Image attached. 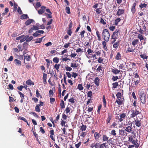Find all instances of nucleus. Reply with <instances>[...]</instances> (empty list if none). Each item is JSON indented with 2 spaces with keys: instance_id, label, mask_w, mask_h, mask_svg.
<instances>
[{
  "instance_id": "13d9d810",
  "label": "nucleus",
  "mask_w": 148,
  "mask_h": 148,
  "mask_svg": "<svg viewBox=\"0 0 148 148\" xmlns=\"http://www.w3.org/2000/svg\"><path fill=\"white\" fill-rule=\"evenodd\" d=\"M33 134L34 135V136H35L36 138V140L39 141L38 140V134H37L36 132L34 131L33 132Z\"/></svg>"
},
{
  "instance_id": "ea45409f",
  "label": "nucleus",
  "mask_w": 148,
  "mask_h": 148,
  "mask_svg": "<svg viewBox=\"0 0 148 148\" xmlns=\"http://www.w3.org/2000/svg\"><path fill=\"white\" fill-rule=\"evenodd\" d=\"M47 62V67H48L49 66L50 63H52V61L49 59H46L45 60Z\"/></svg>"
},
{
  "instance_id": "5fc2aeb1",
  "label": "nucleus",
  "mask_w": 148,
  "mask_h": 148,
  "mask_svg": "<svg viewBox=\"0 0 148 148\" xmlns=\"http://www.w3.org/2000/svg\"><path fill=\"white\" fill-rule=\"evenodd\" d=\"M25 57V59L27 61H29L30 60L31 58L30 56L29 55L27 54L26 55Z\"/></svg>"
},
{
  "instance_id": "2f4dec72",
  "label": "nucleus",
  "mask_w": 148,
  "mask_h": 148,
  "mask_svg": "<svg viewBox=\"0 0 148 148\" xmlns=\"http://www.w3.org/2000/svg\"><path fill=\"white\" fill-rule=\"evenodd\" d=\"M78 65V64L77 63H71V67L73 68L77 67Z\"/></svg>"
},
{
  "instance_id": "f257e3e1",
  "label": "nucleus",
  "mask_w": 148,
  "mask_h": 148,
  "mask_svg": "<svg viewBox=\"0 0 148 148\" xmlns=\"http://www.w3.org/2000/svg\"><path fill=\"white\" fill-rule=\"evenodd\" d=\"M102 34L104 40L107 42H108L110 37V34L108 30L107 29H104L103 30Z\"/></svg>"
},
{
  "instance_id": "a18cd8bd",
  "label": "nucleus",
  "mask_w": 148,
  "mask_h": 148,
  "mask_svg": "<svg viewBox=\"0 0 148 148\" xmlns=\"http://www.w3.org/2000/svg\"><path fill=\"white\" fill-rule=\"evenodd\" d=\"M9 10L8 8H6L5 9V10L3 12V13H2V15L3 16L4 15H6L7 13L8 12Z\"/></svg>"
},
{
  "instance_id": "f03ea898",
  "label": "nucleus",
  "mask_w": 148,
  "mask_h": 148,
  "mask_svg": "<svg viewBox=\"0 0 148 148\" xmlns=\"http://www.w3.org/2000/svg\"><path fill=\"white\" fill-rule=\"evenodd\" d=\"M146 94L143 91H142L140 95V100L143 104H145L146 103Z\"/></svg>"
},
{
  "instance_id": "de8ad7c7",
  "label": "nucleus",
  "mask_w": 148,
  "mask_h": 148,
  "mask_svg": "<svg viewBox=\"0 0 148 148\" xmlns=\"http://www.w3.org/2000/svg\"><path fill=\"white\" fill-rule=\"evenodd\" d=\"M109 138L106 135H103V141H107L108 140Z\"/></svg>"
},
{
  "instance_id": "774afa93",
  "label": "nucleus",
  "mask_w": 148,
  "mask_h": 148,
  "mask_svg": "<svg viewBox=\"0 0 148 148\" xmlns=\"http://www.w3.org/2000/svg\"><path fill=\"white\" fill-rule=\"evenodd\" d=\"M106 143H103L101 144H100V148H105L106 146Z\"/></svg>"
},
{
  "instance_id": "6e6d98bb",
  "label": "nucleus",
  "mask_w": 148,
  "mask_h": 148,
  "mask_svg": "<svg viewBox=\"0 0 148 148\" xmlns=\"http://www.w3.org/2000/svg\"><path fill=\"white\" fill-rule=\"evenodd\" d=\"M100 23L102 24L103 25H105L106 24V22L104 21L103 19L102 18H101Z\"/></svg>"
},
{
  "instance_id": "338daca9",
  "label": "nucleus",
  "mask_w": 148,
  "mask_h": 148,
  "mask_svg": "<svg viewBox=\"0 0 148 148\" xmlns=\"http://www.w3.org/2000/svg\"><path fill=\"white\" fill-rule=\"evenodd\" d=\"M125 66L123 64H121L119 66V69H122Z\"/></svg>"
},
{
  "instance_id": "49530a36",
  "label": "nucleus",
  "mask_w": 148,
  "mask_h": 148,
  "mask_svg": "<svg viewBox=\"0 0 148 148\" xmlns=\"http://www.w3.org/2000/svg\"><path fill=\"white\" fill-rule=\"evenodd\" d=\"M77 88L80 90H82L83 89V87L81 84H78Z\"/></svg>"
},
{
  "instance_id": "0eeeda50",
  "label": "nucleus",
  "mask_w": 148,
  "mask_h": 148,
  "mask_svg": "<svg viewBox=\"0 0 148 148\" xmlns=\"http://www.w3.org/2000/svg\"><path fill=\"white\" fill-rule=\"evenodd\" d=\"M39 29V28L37 26L33 25V27L29 30L28 33L29 34L32 33L33 32V30H37Z\"/></svg>"
},
{
  "instance_id": "4d7b16f0",
  "label": "nucleus",
  "mask_w": 148,
  "mask_h": 148,
  "mask_svg": "<svg viewBox=\"0 0 148 148\" xmlns=\"http://www.w3.org/2000/svg\"><path fill=\"white\" fill-rule=\"evenodd\" d=\"M138 38L140 39V40H142L144 39L143 36L139 34L138 36Z\"/></svg>"
},
{
  "instance_id": "473e14b6",
  "label": "nucleus",
  "mask_w": 148,
  "mask_h": 148,
  "mask_svg": "<svg viewBox=\"0 0 148 148\" xmlns=\"http://www.w3.org/2000/svg\"><path fill=\"white\" fill-rule=\"evenodd\" d=\"M60 106L61 107V108H65V106L64 105V102L62 100L61 101Z\"/></svg>"
},
{
  "instance_id": "4c0bfd02",
  "label": "nucleus",
  "mask_w": 148,
  "mask_h": 148,
  "mask_svg": "<svg viewBox=\"0 0 148 148\" xmlns=\"http://www.w3.org/2000/svg\"><path fill=\"white\" fill-rule=\"evenodd\" d=\"M68 101L70 102L72 104H74L75 103V99L73 97H71L68 99Z\"/></svg>"
},
{
  "instance_id": "bf43d9fd",
  "label": "nucleus",
  "mask_w": 148,
  "mask_h": 148,
  "mask_svg": "<svg viewBox=\"0 0 148 148\" xmlns=\"http://www.w3.org/2000/svg\"><path fill=\"white\" fill-rule=\"evenodd\" d=\"M35 111L38 112H39L40 111V109L38 106H36L35 108Z\"/></svg>"
},
{
  "instance_id": "2eb2a0df",
  "label": "nucleus",
  "mask_w": 148,
  "mask_h": 148,
  "mask_svg": "<svg viewBox=\"0 0 148 148\" xmlns=\"http://www.w3.org/2000/svg\"><path fill=\"white\" fill-rule=\"evenodd\" d=\"M47 74L45 73H43V76L42 77L43 79V82L45 84H47Z\"/></svg>"
},
{
  "instance_id": "ddd939ff",
  "label": "nucleus",
  "mask_w": 148,
  "mask_h": 148,
  "mask_svg": "<svg viewBox=\"0 0 148 148\" xmlns=\"http://www.w3.org/2000/svg\"><path fill=\"white\" fill-rule=\"evenodd\" d=\"M112 118V114L110 113H108V117L106 121L107 123V124L110 123V121Z\"/></svg>"
},
{
  "instance_id": "6e6552de",
  "label": "nucleus",
  "mask_w": 148,
  "mask_h": 148,
  "mask_svg": "<svg viewBox=\"0 0 148 148\" xmlns=\"http://www.w3.org/2000/svg\"><path fill=\"white\" fill-rule=\"evenodd\" d=\"M125 131L128 133H130L132 131V127L131 126L125 125Z\"/></svg>"
},
{
  "instance_id": "4468645a",
  "label": "nucleus",
  "mask_w": 148,
  "mask_h": 148,
  "mask_svg": "<svg viewBox=\"0 0 148 148\" xmlns=\"http://www.w3.org/2000/svg\"><path fill=\"white\" fill-rule=\"evenodd\" d=\"M138 141V140L136 139V140H134L132 141H130L137 148L139 146V144L137 142Z\"/></svg>"
},
{
  "instance_id": "f704fd0d",
  "label": "nucleus",
  "mask_w": 148,
  "mask_h": 148,
  "mask_svg": "<svg viewBox=\"0 0 148 148\" xmlns=\"http://www.w3.org/2000/svg\"><path fill=\"white\" fill-rule=\"evenodd\" d=\"M44 37H42L38 38L36 40L35 42V43H40L41 42V41L42 40V38H43Z\"/></svg>"
},
{
  "instance_id": "5701e85b",
  "label": "nucleus",
  "mask_w": 148,
  "mask_h": 148,
  "mask_svg": "<svg viewBox=\"0 0 148 148\" xmlns=\"http://www.w3.org/2000/svg\"><path fill=\"white\" fill-rule=\"evenodd\" d=\"M100 134L97 132H95L94 134V136L96 140H98L100 137Z\"/></svg>"
},
{
  "instance_id": "8fccbe9b",
  "label": "nucleus",
  "mask_w": 148,
  "mask_h": 148,
  "mask_svg": "<svg viewBox=\"0 0 148 148\" xmlns=\"http://www.w3.org/2000/svg\"><path fill=\"white\" fill-rule=\"evenodd\" d=\"M14 62L17 64L21 65V62L18 59H15Z\"/></svg>"
},
{
  "instance_id": "393cba45",
  "label": "nucleus",
  "mask_w": 148,
  "mask_h": 148,
  "mask_svg": "<svg viewBox=\"0 0 148 148\" xmlns=\"http://www.w3.org/2000/svg\"><path fill=\"white\" fill-rule=\"evenodd\" d=\"M29 18L27 15L26 14H23L21 16V19H27Z\"/></svg>"
},
{
  "instance_id": "3c124183",
  "label": "nucleus",
  "mask_w": 148,
  "mask_h": 148,
  "mask_svg": "<svg viewBox=\"0 0 148 148\" xmlns=\"http://www.w3.org/2000/svg\"><path fill=\"white\" fill-rule=\"evenodd\" d=\"M65 9L67 13L70 14L71 13L70 8L69 7L66 6V8Z\"/></svg>"
},
{
  "instance_id": "cd10ccee",
  "label": "nucleus",
  "mask_w": 148,
  "mask_h": 148,
  "mask_svg": "<svg viewBox=\"0 0 148 148\" xmlns=\"http://www.w3.org/2000/svg\"><path fill=\"white\" fill-rule=\"evenodd\" d=\"M29 36L28 35H26L25 36H24L20 40V41L21 42H22L24 41L25 40H27V38H28Z\"/></svg>"
},
{
  "instance_id": "bb28decb",
  "label": "nucleus",
  "mask_w": 148,
  "mask_h": 148,
  "mask_svg": "<svg viewBox=\"0 0 148 148\" xmlns=\"http://www.w3.org/2000/svg\"><path fill=\"white\" fill-rule=\"evenodd\" d=\"M125 131V130L121 129V130H119V133L122 135H125L126 132Z\"/></svg>"
},
{
  "instance_id": "603ef678",
  "label": "nucleus",
  "mask_w": 148,
  "mask_h": 148,
  "mask_svg": "<svg viewBox=\"0 0 148 148\" xmlns=\"http://www.w3.org/2000/svg\"><path fill=\"white\" fill-rule=\"evenodd\" d=\"M92 92L90 91L87 93V96L89 97H91L92 96Z\"/></svg>"
},
{
  "instance_id": "7c9ffc66",
  "label": "nucleus",
  "mask_w": 148,
  "mask_h": 148,
  "mask_svg": "<svg viewBox=\"0 0 148 148\" xmlns=\"http://www.w3.org/2000/svg\"><path fill=\"white\" fill-rule=\"evenodd\" d=\"M119 46V42H116L113 45V47L115 49H117Z\"/></svg>"
},
{
  "instance_id": "680f3d73",
  "label": "nucleus",
  "mask_w": 148,
  "mask_h": 148,
  "mask_svg": "<svg viewBox=\"0 0 148 148\" xmlns=\"http://www.w3.org/2000/svg\"><path fill=\"white\" fill-rule=\"evenodd\" d=\"M71 67H69L68 66H67L65 67V69H66V71H70L72 69Z\"/></svg>"
},
{
  "instance_id": "69168bd1",
  "label": "nucleus",
  "mask_w": 148,
  "mask_h": 148,
  "mask_svg": "<svg viewBox=\"0 0 148 148\" xmlns=\"http://www.w3.org/2000/svg\"><path fill=\"white\" fill-rule=\"evenodd\" d=\"M30 114H32L33 116H34L36 117L37 118H38L39 116L37 115V114L34 112H31Z\"/></svg>"
},
{
  "instance_id": "a19ab883",
  "label": "nucleus",
  "mask_w": 148,
  "mask_h": 148,
  "mask_svg": "<svg viewBox=\"0 0 148 148\" xmlns=\"http://www.w3.org/2000/svg\"><path fill=\"white\" fill-rule=\"evenodd\" d=\"M96 34L97 36L98 39L99 41H100L101 40L100 35L98 31H97L96 32Z\"/></svg>"
},
{
  "instance_id": "052dcab7",
  "label": "nucleus",
  "mask_w": 148,
  "mask_h": 148,
  "mask_svg": "<svg viewBox=\"0 0 148 148\" xmlns=\"http://www.w3.org/2000/svg\"><path fill=\"white\" fill-rule=\"evenodd\" d=\"M18 93L20 95V97L21 99H24V95L20 91L18 92Z\"/></svg>"
},
{
  "instance_id": "c756f323",
  "label": "nucleus",
  "mask_w": 148,
  "mask_h": 148,
  "mask_svg": "<svg viewBox=\"0 0 148 148\" xmlns=\"http://www.w3.org/2000/svg\"><path fill=\"white\" fill-rule=\"evenodd\" d=\"M106 41H103L102 42V44L103 47L104 49L106 51L108 50V49L106 45V43L105 42Z\"/></svg>"
},
{
  "instance_id": "423d86ee",
  "label": "nucleus",
  "mask_w": 148,
  "mask_h": 148,
  "mask_svg": "<svg viewBox=\"0 0 148 148\" xmlns=\"http://www.w3.org/2000/svg\"><path fill=\"white\" fill-rule=\"evenodd\" d=\"M136 137V133L134 132H132V134L129 135L128 137V141L130 142L132 141L135 139Z\"/></svg>"
},
{
  "instance_id": "a211bd4d",
  "label": "nucleus",
  "mask_w": 148,
  "mask_h": 148,
  "mask_svg": "<svg viewBox=\"0 0 148 148\" xmlns=\"http://www.w3.org/2000/svg\"><path fill=\"white\" fill-rule=\"evenodd\" d=\"M117 103L118 105H122L124 102V99L123 98L119 101H116L115 103Z\"/></svg>"
},
{
  "instance_id": "412c9836",
  "label": "nucleus",
  "mask_w": 148,
  "mask_h": 148,
  "mask_svg": "<svg viewBox=\"0 0 148 148\" xmlns=\"http://www.w3.org/2000/svg\"><path fill=\"white\" fill-rule=\"evenodd\" d=\"M139 42V40L138 39H134L132 41V44L133 46L135 47V45H136Z\"/></svg>"
},
{
  "instance_id": "9b49d317",
  "label": "nucleus",
  "mask_w": 148,
  "mask_h": 148,
  "mask_svg": "<svg viewBox=\"0 0 148 148\" xmlns=\"http://www.w3.org/2000/svg\"><path fill=\"white\" fill-rule=\"evenodd\" d=\"M126 116V113H123L121 114L120 116V118L119 119V121L120 122H122Z\"/></svg>"
},
{
  "instance_id": "f3484780",
  "label": "nucleus",
  "mask_w": 148,
  "mask_h": 148,
  "mask_svg": "<svg viewBox=\"0 0 148 148\" xmlns=\"http://www.w3.org/2000/svg\"><path fill=\"white\" fill-rule=\"evenodd\" d=\"M34 20L32 19H29L27 20L25 23V24L27 25L28 26L32 22L34 21Z\"/></svg>"
},
{
  "instance_id": "9d476101",
  "label": "nucleus",
  "mask_w": 148,
  "mask_h": 148,
  "mask_svg": "<svg viewBox=\"0 0 148 148\" xmlns=\"http://www.w3.org/2000/svg\"><path fill=\"white\" fill-rule=\"evenodd\" d=\"M96 71L97 72H99L100 73H103V67L101 64H99L98 68L96 69Z\"/></svg>"
},
{
  "instance_id": "f8f14e48",
  "label": "nucleus",
  "mask_w": 148,
  "mask_h": 148,
  "mask_svg": "<svg viewBox=\"0 0 148 148\" xmlns=\"http://www.w3.org/2000/svg\"><path fill=\"white\" fill-rule=\"evenodd\" d=\"M46 9L45 6H42L41 7V9L38 11V12L40 14H42L45 12Z\"/></svg>"
},
{
  "instance_id": "79ce46f5",
  "label": "nucleus",
  "mask_w": 148,
  "mask_h": 148,
  "mask_svg": "<svg viewBox=\"0 0 148 148\" xmlns=\"http://www.w3.org/2000/svg\"><path fill=\"white\" fill-rule=\"evenodd\" d=\"M85 33V31L84 30H83L80 33L79 35L81 36L80 37L82 39V38L84 37V34Z\"/></svg>"
},
{
  "instance_id": "72a5a7b5",
  "label": "nucleus",
  "mask_w": 148,
  "mask_h": 148,
  "mask_svg": "<svg viewBox=\"0 0 148 148\" xmlns=\"http://www.w3.org/2000/svg\"><path fill=\"white\" fill-rule=\"evenodd\" d=\"M121 19L120 18H118L116 19L114 21V24L116 25H117L118 23L120 21Z\"/></svg>"
},
{
  "instance_id": "c85d7f7f",
  "label": "nucleus",
  "mask_w": 148,
  "mask_h": 148,
  "mask_svg": "<svg viewBox=\"0 0 148 148\" xmlns=\"http://www.w3.org/2000/svg\"><path fill=\"white\" fill-rule=\"evenodd\" d=\"M87 127L86 125H84L82 124V125L81 126L80 130L82 131H84L86 130Z\"/></svg>"
},
{
  "instance_id": "09e8293b",
  "label": "nucleus",
  "mask_w": 148,
  "mask_h": 148,
  "mask_svg": "<svg viewBox=\"0 0 148 148\" xmlns=\"http://www.w3.org/2000/svg\"><path fill=\"white\" fill-rule=\"evenodd\" d=\"M95 10L96 13L98 14H100L102 11V10H101V8H97V9Z\"/></svg>"
},
{
  "instance_id": "e433bc0d",
  "label": "nucleus",
  "mask_w": 148,
  "mask_h": 148,
  "mask_svg": "<svg viewBox=\"0 0 148 148\" xmlns=\"http://www.w3.org/2000/svg\"><path fill=\"white\" fill-rule=\"evenodd\" d=\"M59 59L57 57H55L53 59V62L56 63H58L59 62Z\"/></svg>"
},
{
  "instance_id": "58836bf2",
  "label": "nucleus",
  "mask_w": 148,
  "mask_h": 148,
  "mask_svg": "<svg viewBox=\"0 0 148 148\" xmlns=\"http://www.w3.org/2000/svg\"><path fill=\"white\" fill-rule=\"evenodd\" d=\"M147 4H145V3H141L139 5V7L141 9H142V8H146L147 7Z\"/></svg>"
},
{
  "instance_id": "0e129e2a",
  "label": "nucleus",
  "mask_w": 148,
  "mask_h": 148,
  "mask_svg": "<svg viewBox=\"0 0 148 148\" xmlns=\"http://www.w3.org/2000/svg\"><path fill=\"white\" fill-rule=\"evenodd\" d=\"M71 43L69 42L68 43H65L64 45V47L65 48H67L70 46Z\"/></svg>"
},
{
  "instance_id": "c03bdc74",
  "label": "nucleus",
  "mask_w": 148,
  "mask_h": 148,
  "mask_svg": "<svg viewBox=\"0 0 148 148\" xmlns=\"http://www.w3.org/2000/svg\"><path fill=\"white\" fill-rule=\"evenodd\" d=\"M141 58L143 59H147L148 58V56L145 54H143L142 53L140 55Z\"/></svg>"
},
{
  "instance_id": "b1692460",
  "label": "nucleus",
  "mask_w": 148,
  "mask_h": 148,
  "mask_svg": "<svg viewBox=\"0 0 148 148\" xmlns=\"http://www.w3.org/2000/svg\"><path fill=\"white\" fill-rule=\"evenodd\" d=\"M26 83L28 85H34V82H32L30 79H29L27 80L26 82Z\"/></svg>"
},
{
  "instance_id": "1a4fd4ad",
  "label": "nucleus",
  "mask_w": 148,
  "mask_h": 148,
  "mask_svg": "<svg viewBox=\"0 0 148 148\" xmlns=\"http://www.w3.org/2000/svg\"><path fill=\"white\" fill-rule=\"evenodd\" d=\"M49 133L50 134V137L51 138L53 141H55V139L53 136L54 135V131L52 129L50 131Z\"/></svg>"
},
{
  "instance_id": "a878e982",
  "label": "nucleus",
  "mask_w": 148,
  "mask_h": 148,
  "mask_svg": "<svg viewBox=\"0 0 148 148\" xmlns=\"http://www.w3.org/2000/svg\"><path fill=\"white\" fill-rule=\"evenodd\" d=\"M99 79L98 77H96L94 81L95 84L97 86H98L99 85Z\"/></svg>"
},
{
  "instance_id": "20e7f679",
  "label": "nucleus",
  "mask_w": 148,
  "mask_h": 148,
  "mask_svg": "<svg viewBox=\"0 0 148 148\" xmlns=\"http://www.w3.org/2000/svg\"><path fill=\"white\" fill-rule=\"evenodd\" d=\"M99 63H102L104 64L108 62V59L107 58H102L101 57H99L97 60Z\"/></svg>"
},
{
  "instance_id": "aec40b11",
  "label": "nucleus",
  "mask_w": 148,
  "mask_h": 148,
  "mask_svg": "<svg viewBox=\"0 0 148 148\" xmlns=\"http://www.w3.org/2000/svg\"><path fill=\"white\" fill-rule=\"evenodd\" d=\"M120 71L117 69L114 68L112 69V72L115 74L119 73Z\"/></svg>"
},
{
  "instance_id": "c9c22d12",
  "label": "nucleus",
  "mask_w": 148,
  "mask_h": 148,
  "mask_svg": "<svg viewBox=\"0 0 148 148\" xmlns=\"http://www.w3.org/2000/svg\"><path fill=\"white\" fill-rule=\"evenodd\" d=\"M60 64H56L54 66V68L56 69L57 71L58 72L59 71V69L60 68Z\"/></svg>"
},
{
  "instance_id": "4be33fe9",
  "label": "nucleus",
  "mask_w": 148,
  "mask_h": 148,
  "mask_svg": "<svg viewBox=\"0 0 148 148\" xmlns=\"http://www.w3.org/2000/svg\"><path fill=\"white\" fill-rule=\"evenodd\" d=\"M121 54H120L119 52H118L116 54V55L115 57V59L116 60H121Z\"/></svg>"
},
{
  "instance_id": "dca6fc26",
  "label": "nucleus",
  "mask_w": 148,
  "mask_h": 148,
  "mask_svg": "<svg viewBox=\"0 0 148 148\" xmlns=\"http://www.w3.org/2000/svg\"><path fill=\"white\" fill-rule=\"evenodd\" d=\"M124 10L118 9L116 15L119 16H120L123 14L124 13Z\"/></svg>"
},
{
  "instance_id": "6ab92c4d",
  "label": "nucleus",
  "mask_w": 148,
  "mask_h": 148,
  "mask_svg": "<svg viewBox=\"0 0 148 148\" xmlns=\"http://www.w3.org/2000/svg\"><path fill=\"white\" fill-rule=\"evenodd\" d=\"M141 122L140 120L136 119L135 120V124L136 126L138 127H139L141 126Z\"/></svg>"
},
{
  "instance_id": "864d4df0",
  "label": "nucleus",
  "mask_w": 148,
  "mask_h": 148,
  "mask_svg": "<svg viewBox=\"0 0 148 148\" xmlns=\"http://www.w3.org/2000/svg\"><path fill=\"white\" fill-rule=\"evenodd\" d=\"M116 96L117 97V99L121 98L122 97L121 93L119 92H117L116 94Z\"/></svg>"
},
{
  "instance_id": "e2e57ef3",
  "label": "nucleus",
  "mask_w": 148,
  "mask_h": 148,
  "mask_svg": "<svg viewBox=\"0 0 148 148\" xmlns=\"http://www.w3.org/2000/svg\"><path fill=\"white\" fill-rule=\"evenodd\" d=\"M67 34L69 36H71L72 33L71 29H68L67 32Z\"/></svg>"
},
{
  "instance_id": "37998d69",
  "label": "nucleus",
  "mask_w": 148,
  "mask_h": 148,
  "mask_svg": "<svg viewBox=\"0 0 148 148\" xmlns=\"http://www.w3.org/2000/svg\"><path fill=\"white\" fill-rule=\"evenodd\" d=\"M112 84L113 85L112 88H116L119 85L118 83L117 82H116L115 83H113Z\"/></svg>"
},
{
  "instance_id": "39448f33",
  "label": "nucleus",
  "mask_w": 148,
  "mask_h": 148,
  "mask_svg": "<svg viewBox=\"0 0 148 148\" xmlns=\"http://www.w3.org/2000/svg\"><path fill=\"white\" fill-rule=\"evenodd\" d=\"M119 31L120 30L119 29H116V30L113 32L111 36L112 39H116L117 38L118 34V33Z\"/></svg>"
},
{
  "instance_id": "7ed1b4c3",
  "label": "nucleus",
  "mask_w": 148,
  "mask_h": 148,
  "mask_svg": "<svg viewBox=\"0 0 148 148\" xmlns=\"http://www.w3.org/2000/svg\"><path fill=\"white\" fill-rule=\"evenodd\" d=\"M132 113L131 114L130 117L134 118L137 115L139 114L140 112L137 110L136 108H132L131 110Z\"/></svg>"
}]
</instances>
